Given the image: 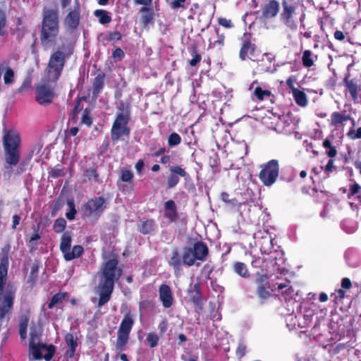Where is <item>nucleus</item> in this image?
<instances>
[{"mask_svg": "<svg viewBox=\"0 0 361 361\" xmlns=\"http://www.w3.org/2000/svg\"><path fill=\"white\" fill-rule=\"evenodd\" d=\"M118 260L111 259L108 260L101 272L98 284V293L99 298L97 307H101L108 302L114 290V283L118 281L122 274L121 269L117 268Z\"/></svg>", "mask_w": 361, "mask_h": 361, "instance_id": "nucleus-1", "label": "nucleus"}, {"mask_svg": "<svg viewBox=\"0 0 361 361\" xmlns=\"http://www.w3.org/2000/svg\"><path fill=\"white\" fill-rule=\"evenodd\" d=\"M8 267V257L4 254L0 262V325H6L9 321L10 318L7 315L11 313L16 292L11 286L8 285L4 293L7 281Z\"/></svg>", "mask_w": 361, "mask_h": 361, "instance_id": "nucleus-2", "label": "nucleus"}, {"mask_svg": "<svg viewBox=\"0 0 361 361\" xmlns=\"http://www.w3.org/2000/svg\"><path fill=\"white\" fill-rule=\"evenodd\" d=\"M73 51L70 47L63 44L50 56L46 69V80L49 82H56L64 68L66 61Z\"/></svg>", "mask_w": 361, "mask_h": 361, "instance_id": "nucleus-3", "label": "nucleus"}, {"mask_svg": "<svg viewBox=\"0 0 361 361\" xmlns=\"http://www.w3.org/2000/svg\"><path fill=\"white\" fill-rule=\"evenodd\" d=\"M59 32L58 12L52 9H44L40 41L46 47L54 42Z\"/></svg>", "mask_w": 361, "mask_h": 361, "instance_id": "nucleus-4", "label": "nucleus"}, {"mask_svg": "<svg viewBox=\"0 0 361 361\" xmlns=\"http://www.w3.org/2000/svg\"><path fill=\"white\" fill-rule=\"evenodd\" d=\"M130 118V104L121 101L117 106L116 117L111 130V137L114 142H118L122 136H128L130 129L128 123Z\"/></svg>", "mask_w": 361, "mask_h": 361, "instance_id": "nucleus-5", "label": "nucleus"}, {"mask_svg": "<svg viewBox=\"0 0 361 361\" xmlns=\"http://www.w3.org/2000/svg\"><path fill=\"white\" fill-rule=\"evenodd\" d=\"M20 136L14 131H8L4 135V157L6 163L8 165L5 166L6 169H11L18 164L20 158Z\"/></svg>", "mask_w": 361, "mask_h": 361, "instance_id": "nucleus-6", "label": "nucleus"}, {"mask_svg": "<svg viewBox=\"0 0 361 361\" xmlns=\"http://www.w3.org/2000/svg\"><path fill=\"white\" fill-rule=\"evenodd\" d=\"M30 355L35 360L44 358L49 361L55 353V347L53 345L49 346L41 343L40 334L35 328L30 329V342H29Z\"/></svg>", "mask_w": 361, "mask_h": 361, "instance_id": "nucleus-7", "label": "nucleus"}, {"mask_svg": "<svg viewBox=\"0 0 361 361\" xmlns=\"http://www.w3.org/2000/svg\"><path fill=\"white\" fill-rule=\"evenodd\" d=\"M208 255V247L202 242H197L193 246L183 248V259L184 264L191 267L196 260L205 261Z\"/></svg>", "mask_w": 361, "mask_h": 361, "instance_id": "nucleus-8", "label": "nucleus"}, {"mask_svg": "<svg viewBox=\"0 0 361 361\" xmlns=\"http://www.w3.org/2000/svg\"><path fill=\"white\" fill-rule=\"evenodd\" d=\"M134 324V319L130 312L126 313L118 329L117 340L115 348L117 350L123 351L128 342L129 335Z\"/></svg>", "mask_w": 361, "mask_h": 361, "instance_id": "nucleus-9", "label": "nucleus"}, {"mask_svg": "<svg viewBox=\"0 0 361 361\" xmlns=\"http://www.w3.org/2000/svg\"><path fill=\"white\" fill-rule=\"evenodd\" d=\"M279 173V162L277 160L272 159L263 166L259 174V178L264 185L271 186L277 180Z\"/></svg>", "mask_w": 361, "mask_h": 361, "instance_id": "nucleus-10", "label": "nucleus"}, {"mask_svg": "<svg viewBox=\"0 0 361 361\" xmlns=\"http://www.w3.org/2000/svg\"><path fill=\"white\" fill-rule=\"evenodd\" d=\"M106 207V200L100 196L88 200L82 207L84 214L90 216L92 214L100 216Z\"/></svg>", "mask_w": 361, "mask_h": 361, "instance_id": "nucleus-11", "label": "nucleus"}, {"mask_svg": "<svg viewBox=\"0 0 361 361\" xmlns=\"http://www.w3.org/2000/svg\"><path fill=\"white\" fill-rule=\"evenodd\" d=\"M282 12L280 15L281 22L291 30L297 28V24L293 19L296 6L290 0L282 1Z\"/></svg>", "mask_w": 361, "mask_h": 361, "instance_id": "nucleus-12", "label": "nucleus"}, {"mask_svg": "<svg viewBox=\"0 0 361 361\" xmlns=\"http://www.w3.org/2000/svg\"><path fill=\"white\" fill-rule=\"evenodd\" d=\"M80 20V6L78 0H75V5L71 9L63 20L66 28L69 30H75L78 28Z\"/></svg>", "mask_w": 361, "mask_h": 361, "instance_id": "nucleus-13", "label": "nucleus"}, {"mask_svg": "<svg viewBox=\"0 0 361 361\" xmlns=\"http://www.w3.org/2000/svg\"><path fill=\"white\" fill-rule=\"evenodd\" d=\"M55 94L52 88L47 85H41L36 89V101L41 105L50 104Z\"/></svg>", "mask_w": 361, "mask_h": 361, "instance_id": "nucleus-14", "label": "nucleus"}, {"mask_svg": "<svg viewBox=\"0 0 361 361\" xmlns=\"http://www.w3.org/2000/svg\"><path fill=\"white\" fill-rule=\"evenodd\" d=\"M169 170L171 172L167 179V188L169 189L174 188L178 183V176L183 177L185 179L189 178L188 173L179 166H171Z\"/></svg>", "mask_w": 361, "mask_h": 361, "instance_id": "nucleus-15", "label": "nucleus"}, {"mask_svg": "<svg viewBox=\"0 0 361 361\" xmlns=\"http://www.w3.org/2000/svg\"><path fill=\"white\" fill-rule=\"evenodd\" d=\"M159 299L165 308H169L173 303V297L171 288L166 284H161L159 288Z\"/></svg>", "mask_w": 361, "mask_h": 361, "instance_id": "nucleus-16", "label": "nucleus"}, {"mask_svg": "<svg viewBox=\"0 0 361 361\" xmlns=\"http://www.w3.org/2000/svg\"><path fill=\"white\" fill-rule=\"evenodd\" d=\"M168 264L173 267L176 276H178L180 274L182 264H184V263L183 256H180L177 247H175L172 250L170 257L168 259Z\"/></svg>", "mask_w": 361, "mask_h": 361, "instance_id": "nucleus-17", "label": "nucleus"}, {"mask_svg": "<svg viewBox=\"0 0 361 361\" xmlns=\"http://www.w3.org/2000/svg\"><path fill=\"white\" fill-rule=\"evenodd\" d=\"M279 11V3L276 0H270L262 9L261 18L268 19L274 18Z\"/></svg>", "mask_w": 361, "mask_h": 361, "instance_id": "nucleus-18", "label": "nucleus"}, {"mask_svg": "<svg viewBox=\"0 0 361 361\" xmlns=\"http://www.w3.org/2000/svg\"><path fill=\"white\" fill-rule=\"evenodd\" d=\"M164 217L170 222L177 221L178 218L177 206L172 200L166 201L164 204Z\"/></svg>", "mask_w": 361, "mask_h": 361, "instance_id": "nucleus-19", "label": "nucleus"}, {"mask_svg": "<svg viewBox=\"0 0 361 361\" xmlns=\"http://www.w3.org/2000/svg\"><path fill=\"white\" fill-rule=\"evenodd\" d=\"M254 238L256 240L260 246L261 252L264 253H268L272 247V238L267 233L264 235H261L260 233H255Z\"/></svg>", "mask_w": 361, "mask_h": 361, "instance_id": "nucleus-20", "label": "nucleus"}, {"mask_svg": "<svg viewBox=\"0 0 361 361\" xmlns=\"http://www.w3.org/2000/svg\"><path fill=\"white\" fill-rule=\"evenodd\" d=\"M240 58L242 60H245L249 56L256 57V46L250 41H246L243 43L239 54Z\"/></svg>", "mask_w": 361, "mask_h": 361, "instance_id": "nucleus-21", "label": "nucleus"}, {"mask_svg": "<svg viewBox=\"0 0 361 361\" xmlns=\"http://www.w3.org/2000/svg\"><path fill=\"white\" fill-rule=\"evenodd\" d=\"M104 85V75L98 74L93 80L92 82V96L97 98Z\"/></svg>", "mask_w": 361, "mask_h": 361, "instance_id": "nucleus-22", "label": "nucleus"}, {"mask_svg": "<svg viewBox=\"0 0 361 361\" xmlns=\"http://www.w3.org/2000/svg\"><path fill=\"white\" fill-rule=\"evenodd\" d=\"M140 12L142 13L141 23L146 28L149 23H153L154 11L152 8L145 6L140 9Z\"/></svg>", "mask_w": 361, "mask_h": 361, "instance_id": "nucleus-23", "label": "nucleus"}, {"mask_svg": "<svg viewBox=\"0 0 361 361\" xmlns=\"http://www.w3.org/2000/svg\"><path fill=\"white\" fill-rule=\"evenodd\" d=\"M72 242V235L71 232H65L61 238L60 250L63 254V256L67 252L71 250Z\"/></svg>", "mask_w": 361, "mask_h": 361, "instance_id": "nucleus-24", "label": "nucleus"}, {"mask_svg": "<svg viewBox=\"0 0 361 361\" xmlns=\"http://www.w3.org/2000/svg\"><path fill=\"white\" fill-rule=\"evenodd\" d=\"M296 104L300 106H306L307 104V98L306 94L298 89H294L292 93Z\"/></svg>", "mask_w": 361, "mask_h": 361, "instance_id": "nucleus-25", "label": "nucleus"}, {"mask_svg": "<svg viewBox=\"0 0 361 361\" xmlns=\"http://www.w3.org/2000/svg\"><path fill=\"white\" fill-rule=\"evenodd\" d=\"M155 228V221L152 219H148L141 223L139 226V231L143 234H149L154 231Z\"/></svg>", "mask_w": 361, "mask_h": 361, "instance_id": "nucleus-26", "label": "nucleus"}, {"mask_svg": "<svg viewBox=\"0 0 361 361\" xmlns=\"http://www.w3.org/2000/svg\"><path fill=\"white\" fill-rule=\"evenodd\" d=\"M83 252V247L81 245H75L72 250H69L63 256L65 260L71 261L79 257Z\"/></svg>", "mask_w": 361, "mask_h": 361, "instance_id": "nucleus-27", "label": "nucleus"}, {"mask_svg": "<svg viewBox=\"0 0 361 361\" xmlns=\"http://www.w3.org/2000/svg\"><path fill=\"white\" fill-rule=\"evenodd\" d=\"M350 117L348 115H343L339 112L335 111L331 115V125L333 126H338L343 122L350 120Z\"/></svg>", "mask_w": 361, "mask_h": 361, "instance_id": "nucleus-28", "label": "nucleus"}, {"mask_svg": "<svg viewBox=\"0 0 361 361\" xmlns=\"http://www.w3.org/2000/svg\"><path fill=\"white\" fill-rule=\"evenodd\" d=\"M68 297L67 293H59L55 294L51 299V301L48 304V308L51 309L56 305L61 303L64 300Z\"/></svg>", "mask_w": 361, "mask_h": 361, "instance_id": "nucleus-29", "label": "nucleus"}, {"mask_svg": "<svg viewBox=\"0 0 361 361\" xmlns=\"http://www.w3.org/2000/svg\"><path fill=\"white\" fill-rule=\"evenodd\" d=\"M96 17L99 18V22L101 24H106L111 22V18L108 15V13L105 10L98 9L94 12Z\"/></svg>", "mask_w": 361, "mask_h": 361, "instance_id": "nucleus-30", "label": "nucleus"}, {"mask_svg": "<svg viewBox=\"0 0 361 361\" xmlns=\"http://www.w3.org/2000/svg\"><path fill=\"white\" fill-rule=\"evenodd\" d=\"M234 271L239 276L247 278L249 276V272L246 265L243 262H235L233 265Z\"/></svg>", "mask_w": 361, "mask_h": 361, "instance_id": "nucleus-31", "label": "nucleus"}, {"mask_svg": "<svg viewBox=\"0 0 361 361\" xmlns=\"http://www.w3.org/2000/svg\"><path fill=\"white\" fill-rule=\"evenodd\" d=\"M345 85L352 97L355 101L357 99V85L353 80L345 81Z\"/></svg>", "mask_w": 361, "mask_h": 361, "instance_id": "nucleus-32", "label": "nucleus"}, {"mask_svg": "<svg viewBox=\"0 0 361 361\" xmlns=\"http://www.w3.org/2000/svg\"><path fill=\"white\" fill-rule=\"evenodd\" d=\"M27 325L28 319L27 318L21 319L19 324V334L22 340H25L27 337Z\"/></svg>", "mask_w": 361, "mask_h": 361, "instance_id": "nucleus-33", "label": "nucleus"}, {"mask_svg": "<svg viewBox=\"0 0 361 361\" xmlns=\"http://www.w3.org/2000/svg\"><path fill=\"white\" fill-rule=\"evenodd\" d=\"M66 226V221L63 218L57 219L54 224L53 229L56 233H61Z\"/></svg>", "mask_w": 361, "mask_h": 361, "instance_id": "nucleus-34", "label": "nucleus"}, {"mask_svg": "<svg viewBox=\"0 0 361 361\" xmlns=\"http://www.w3.org/2000/svg\"><path fill=\"white\" fill-rule=\"evenodd\" d=\"M181 142L180 136L176 133H172L168 137V145L170 147L178 145Z\"/></svg>", "mask_w": 361, "mask_h": 361, "instance_id": "nucleus-35", "label": "nucleus"}, {"mask_svg": "<svg viewBox=\"0 0 361 361\" xmlns=\"http://www.w3.org/2000/svg\"><path fill=\"white\" fill-rule=\"evenodd\" d=\"M159 338L154 332L149 333L147 336L146 341L149 343L150 348H155L159 343Z\"/></svg>", "mask_w": 361, "mask_h": 361, "instance_id": "nucleus-36", "label": "nucleus"}, {"mask_svg": "<svg viewBox=\"0 0 361 361\" xmlns=\"http://www.w3.org/2000/svg\"><path fill=\"white\" fill-rule=\"evenodd\" d=\"M312 51L305 50L302 54V64L305 67H311L314 65V61L311 59Z\"/></svg>", "mask_w": 361, "mask_h": 361, "instance_id": "nucleus-37", "label": "nucleus"}, {"mask_svg": "<svg viewBox=\"0 0 361 361\" xmlns=\"http://www.w3.org/2000/svg\"><path fill=\"white\" fill-rule=\"evenodd\" d=\"M257 293L259 298L262 300L261 303L270 297V293L266 290L263 285H259L257 289Z\"/></svg>", "mask_w": 361, "mask_h": 361, "instance_id": "nucleus-38", "label": "nucleus"}, {"mask_svg": "<svg viewBox=\"0 0 361 361\" xmlns=\"http://www.w3.org/2000/svg\"><path fill=\"white\" fill-rule=\"evenodd\" d=\"M4 81L5 85H11L14 82V71L8 68L4 75Z\"/></svg>", "mask_w": 361, "mask_h": 361, "instance_id": "nucleus-39", "label": "nucleus"}, {"mask_svg": "<svg viewBox=\"0 0 361 361\" xmlns=\"http://www.w3.org/2000/svg\"><path fill=\"white\" fill-rule=\"evenodd\" d=\"M81 123L85 124L87 126H90L92 123V119L90 116V110L85 109L82 115Z\"/></svg>", "mask_w": 361, "mask_h": 361, "instance_id": "nucleus-40", "label": "nucleus"}, {"mask_svg": "<svg viewBox=\"0 0 361 361\" xmlns=\"http://www.w3.org/2000/svg\"><path fill=\"white\" fill-rule=\"evenodd\" d=\"M255 95L259 100H263L266 97H269L271 92L269 90H264L261 87H257L254 91Z\"/></svg>", "mask_w": 361, "mask_h": 361, "instance_id": "nucleus-41", "label": "nucleus"}, {"mask_svg": "<svg viewBox=\"0 0 361 361\" xmlns=\"http://www.w3.org/2000/svg\"><path fill=\"white\" fill-rule=\"evenodd\" d=\"M6 25V16L5 12L0 8V35L4 36L6 35L4 27Z\"/></svg>", "mask_w": 361, "mask_h": 361, "instance_id": "nucleus-42", "label": "nucleus"}, {"mask_svg": "<svg viewBox=\"0 0 361 361\" xmlns=\"http://www.w3.org/2000/svg\"><path fill=\"white\" fill-rule=\"evenodd\" d=\"M67 204L70 209V211L66 214V216L68 219L73 220L75 219V215L76 214L75 204H74L73 201H72V200L68 201Z\"/></svg>", "mask_w": 361, "mask_h": 361, "instance_id": "nucleus-43", "label": "nucleus"}, {"mask_svg": "<svg viewBox=\"0 0 361 361\" xmlns=\"http://www.w3.org/2000/svg\"><path fill=\"white\" fill-rule=\"evenodd\" d=\"M50 176L54 178H57L59 177L63 176L65 175L63 169L57 166L56 167L51 169L49 172Z\"/></svg>", "mask_w": 361, "mask_h": 361, "instance_id": "nucleus-44", "label": "nucleus"}, {"mask_svg": "<svg viewBox=\"0 0 361 361\" xmlns=\"http://www.w3.org/2000/svg\"><path fill=\"white\" fill-rule=\"evenodd\" d=\"M65 341L68 348H76L78 345L75 338L72 334H67Z\"/></svg>", "mask_w": 361, "mask_h": 361, "instance_id": "nucleus-45", "label": "nucleus"}, {"mask_svg": "<svg viewBox=\"0 0 361 361\" xmlns=\"http://www.w3.org/2000/svg\"><path fill=\"white\" fill-rule=\"evenodd\" d=\"M348 136L353 140L361 138V127L358 128L356 132L353 128H351L348 133Z\"/></svg>", "mask_w": 361, "mask_h": 361, "instance_id": "nucleus-46", "label": "nucleus"}, {"mask_svg": "<svg viewBox=\"0 0 361 361\" xmlns=\"http://www.w3.org/2000/svg\"><path fill=\"white\" fill-rule=\"evenodd\" d=\"M133 177V173L130 171L126 170L122 171L121 178L123 182H130Z\"/></svg>", "mask_w": 361, "mask_h": 361, "instance_id": "nucleus-47", "label": "nucleus"}, {"mask_svg": "<svg viewBox=\"0 0 361 361\" xmlns=\"http://www.w3.org/2000/svg\"><path fill=\"white\" fill-rule=\"evenodd\" d=\"M85 176L90 180L92 178L94 179L95 181L98 180V174L95 169H87L85 171Z\"/></svg>", "mask_w": 361, "mask_h": 361, "instance_id": "nucleus-48", "label": "nucleus"}, {"mask_svg": "<svg viewBox=\"0 0 361 361\" xmlns=\"http://www.w3.org/2000/svg\"><path fill=\"white\" fill-rule=\"evenodd\" d=\"M195 290L197 291V295L192 296V302L196 305H200L201 302V298L200 296L199 292H200V285L198 283L195 284L194 286Z\"/></svg>", "mask_w": 361, "mask_h": 361, "instance_id": "nucleus-49", "label": "nucleus"}, {"mask_svg": "<svg viewBox=\"0 0 361 361\" xmlns=\"http://www.w3.org/2000/svg\"><path fill=\"white\" fill-rule=\"evenodd\" d=\"M201 60V56L197 53V51H193V58L190 61V65L192 66H196Z\"/></svg>", "mask_w": 361, "mask_h": 361, "instance_id": "nucleus-50", "label": "nucleus"}, {"mask_svg": "<svg viewBox=\"0 0 361 361\" xmlns=\"http://www.w3.org/2000/svg\"><path fill=\"white\" fill-rule=\"evenodd\" d=\"M122 37L121 34L119 32L115 31L109 32V40L114 41V40H120Z\"/></svg>", "mask_w": 361, "mask_h": 361, "instance_id": "nucleus-51", "label": "nucleus"}, {"mask_svg": "<svg viewBox=\"0 0 361 361\" xmlns=\"http://www.w3.org/2000/svg\"><path fill=\"white\" fill-rule=\"evenodd\" d=\"M112 56L114 59L121 60L124 57V52L121 48H117L114 51Z\"/></svg>", "mask_w": 361, "mask_h": 361, "instance_id": "nucleus-52", "label": "nucleus"}, {"mask_svg": "<svg viewBox=\"0 0 361 361\" xmlns=\"http://www.w3.org/2000/svg\"><path fill=\"white\" fill-rule=\"evenodd\" d=\"M219 23L225 27H231L232 22L226 18H221L219 19Z\"/></svg>", "mask_w": 361, "mask_h": 361, "instance_id": "nucleus-53", "label": "nucleus"}, {"mask_svg": "<svg viewBox=\"0 0 361 361\" xmlns=\"http://www.w3.org/2000/svg\"><path fill=\"white\" fill-rule=\"evenodd\" d=\"M167 328H168V324L166 320L161 321L158 326V329L160 331V334H164L166 331Z\"/></svg>", "mask_w": 361, "mask_h": 361, "instance_id": "nucleus-54", "label": "nucleus"}, {"mask_svg": "<svg viewBox=\"0 0 361 361\" xmlns=\"http://www.w3.org/2000/svg\"><path fill=\"white\" fill-rule=\"evenodd\" d=\"M210 318L213 321H219L221 319V315L217 310H213L211 312Z\"/></svg>", "mask_w": 361, "mask_h": 361, "instance_id": "nucleus-55", "label": "nucleus"}, {"mask_svg": "<svg viewBox=\"0 0 361 361\" xmlns=\"http://www.w3.org/2000/svg\"><path fill=\"white\" fill-rule=\"evenodd\" d=\"M351 281L348 278H343L341 281V287L345 289H349L351 288Z\"/></svg>", "mask_w": 361, "mask_h": 361, "instance_id": "nucleus-56", "label": "nucleus"}, {"mask_svg": "<svg viewBox=\"0 0 361 361\" xmlns=\"http://www.w3.org/2000/svg\"><path fill=\"white\" fill-rule=\"evenodd\" d=\"M185 1V0H174L171 3V7L173 8H178L180 7H183V3Z\"/></svg>", "mask_w": 361, "mask_h": 361, "instance_id": "nucleus-57", "label": "nucleus"}, {"mask_svg": "<svg viewBox=\"0 0 361 361\" xmlns=\"http://www.w3.org/2000/svg\"><path fill=\"white\" fill-rule=\"evenodd\" d=\"M20 220V217L18 214H15L13 216V224H12V228L16 229V226L19 224Z\"/></svg>", "mask_w": 361, "mask_h": 361, "instance_id": "nucleus-58", "label": "nucleus"}, {"mask_svg": "<svg viewBox=\"0 0 361 361\" xmlns=\"http://www.w3.org/2000/svg\"><path fill=\"white\" fill-rule=\"evenodd\" d=\"M144 162L142 160H139L135 164V169L138 173H140L144 169Z\"/></svg>", "mask_w": 361, "mask_h": 361, "instance_id": "nucleus-59", "label": "nucleus"}, {"mask_svg": "<svg viewBox=\"0 0 361 361\" xmlns=\"http://www.w3.org/2000/svg\"><path fill=\"white\" fill-rule=\"evenodd\" d=\"M360 186L357 184V183H355L353 184L351 188H350V193L351 195H355L356 193H357L359 192V190H360Z\"/></svg>", "mask_w": 361, "mask_h": 361, "instance_id": "nucleus-60", "label": "nucleus"}, {"mask_svg": "<svg viewBox=\"0 0 361 361\" xmlns=\"http://www.w3.org/2000/svg\"><path fill=\"white\" fill-rule=\"evenodd\" d=\"M334 37L336 39L341 41V40L344 39L345 35H344V34H343V32L342 31L336 30L334 32Z\"/></svg>", "mask_w": 361, "mask_h": 361, "instance_id": "nucleus-61", "label": "nucleus"}, {"mask_svg": "<svg viewBox=\"0 0 361 361\" xmlns=\"http://www.w3.org/2000/svg\"><path fill=\"white\" fill-rule=\"evenodd\" d=\"M337 154V151L336 150L334 147H331L329 148V151L327 152V154L329 157L333 158Z\"/></svg>", "mask_w": 361, "mask_h": 361, "instance_id": "nucleus-62", "label": "nucleus"}, {"mask_svg": "<svg viewBox=\"0 0 361 361\" xmlns=\"http://www.w3.org/2000/svg\"><path fill=\"white\" fill-rule=\"evenodd\" d=\"M333 166H334V161L332 159H329L326 167H325V171L326 173L331 171Z\"/></svg>", "mask_w": 361, "mask_h": 361, "instance_id": "nucleus-63", "label": "nucleus"}, {"mask_svg": "<svg viewBox=\"0 0 361 361\" xmlns=\"http://www.w3.org/2000/svg\"><path fill=\"white\" fill-rule=\"evenodd\" d=\"M267 276L266 274H262L260 276V277L259 279H256V282L259 285H262V283L264 282V281H267Z\"/></svg>", "mask_w": 361, "mask_h": 361, "instance_id": "nucleus-64", "label": "nucleus"}]
</instances>
